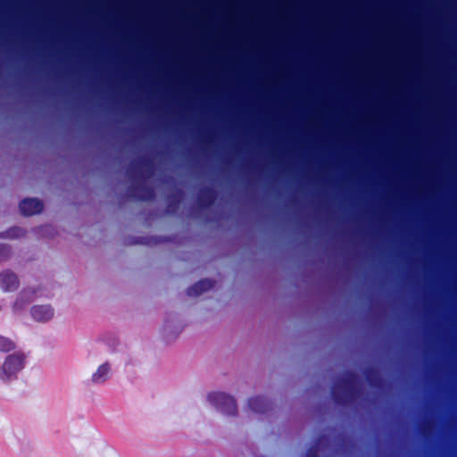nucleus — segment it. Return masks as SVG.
Listing matches in <instances>:
<instances>
[{"label": "nucleus", "mask_w": 457, "mask_h": 457, "mask_svg": "<svg viewBox=\"0 0 457 457\" xmlns=\"http://www.w3.org/2000/svg\"><path fill=\"white\" fill-rule=\"evenodd\" d=\"M20 281L15 273L7 270L0 273V288L4 292L14 291L19 287Z\"/></svg>", "instance_id": "0eeeda50"}, {"label": "nucleus", "mask_w": 457, "mask_h": 457, "mask_svg": "<svg viewBox=\"0 0 457 457\" xmlns=\"http://www.w3.org/2000/svg\"><path fill=\"white\" fill-rule=\"evenodd\" d=\"M129 196L139 201H152L155 198V192L152 187L143 182H137L128 189Z\"/></svg>", "instance_id": "20e7f679"}, {"label": "nucleus", "mask_w": 457, "mask_h": 457, "mask_svg": "<svg viewBox=\"0 0 457 457\" xmlns=\"http://www.w3.org/2000/svg\"><path fill=\"white\" fill-rule=\"evenodd\" d=\"M25 356L22 353H12L5 358V361L0 368V379L6 381L11 379L12 377H16V374L24 366Z\"/></svg>", "instance_id": "7ed1b4c3"}, {"label": "nucleus", "mask_w": 457, "mask_h": 457, "mask_svg": "<svg viewBox=\"0 0 457 457\" xmlns=\"http://www.w3.org/2000/svg\"><path fill=\"white\" fill-rule=\"evenodd\" d=\"M358 377L353 371H346L331 387V396L336 404L346 405L356 395Z\"/></svg>", "instance_id": "f257e3e1"}, {"label": "nucleus", "mask_w": 457, "mask_h": 457, "mask_svg": "<svg viewBox=\"0 0 457 457\" xmlns=\"http://www.w3.org/2000/svg\"><path fill=\"white\" fill-rule=\"evenodd\" d=\"M208 400L212 405L223 414L236 416L237 414V405L235 398L223 392H213L208 395Z\"/></svg>", "instance_id": "f03ea898"}, {"label": "nucleus", "mask_w": 457, "mask_h": 457, "mask_svg": "<svg viewBox=\"0 0 457 457\" xmlns=\"http://www.w3.org/2000/svg\"><path fill=\"white\" fill-rule=\"evenodd\" d=\"M216 191L210 187H202L197 194V203L201 208H209L216 199Z\"/></svg>", "instance_id": "6e6552de"}, {"label": "nucleus", "mask_w": 457, "mask_h": 457, "mask_svg": "<svg viewBox=\"0 0 457 457\" xmlns=\"http://www.w3.org/2000/svg\"><path fill=\"white\" fill-rule=\"evenodd\" d=\"M178 208H179V202L178 201L170 202V203L168 204L165 212L167 213H173V212H175L178 210Z\"/></svg>", "instance_id": "a211bd4d"}, {"label": "nucleus", "mask_w": 457, "mask_h": 457, "mask_svg": "<svg viewBox=\"0 0 457 457\" xmlns=\"http://www.w3.org/2000/svg\"><path fill=\"white\" fill-rule=\"evenodd\" d=\"M11 255V249L8 245L0 244V262L7 260Z\"/></svg>", "instance_id": "f3484780"}, {"label": "nucleus", "mask_w": 457, "mask_h": 457, "mask_svg": "<svg viewBox=\"0 0 457 457\" xmlns=\"http://www.w3.org/2000/svg\"><path fill=\"white\" fill-rule=\"evenodd\" d=\"M24 230L21 228L13 227L6 230L5 232L0 233V237L16 238L24 235Z\"/></svg>", "instance_id": "2eb2a0df"}, {"label": "nucleus", "mask_w": 457, "mask_h": 457, "mask_svg": "<svg viewBox=\"0 0 457 457\" xmlns=\"http://www.w3.org/2000/svg\"><path fill=\"white\" fill-rule=\"evenodd\" d=\"M15 348V344L9 338L0 335V351L10 352Z\"/></svg>", "instance_id": "dca6fc26"}, {"label": "nucleus", "mask_w": 457, "mask_h": 457, "mask_svg": "<svg viewBox=\"0 0 457 457\" xmlns=\"http://www.w3.org/2000/svg\"><path fill=\"white\" fill-rule=\"evenodd\" d=\"M110 368L108 363H104L98 367L96 371L92 375V381L99 384L103 383L107 379Z\"/></svg>", "instance_id": "4468645a"}, {"label": "nucleus", "mask_w": 457, "mask_h": 457, "mask_svg": "<svg viewBox=\"0 0 457 457\" xmlns=\"http://www.w3.org/2000/svg\"><path fill=\"white\" fill-rule=\"evenodd\" d=\"M248 406L253 412L265 413L270 410V403L266 397L256 395L249 398Z\"/></svg>", "instance_id": "9b49d317"}, {"label": "nucleus", "mask_w": 457, "mask_h": 457, "mask_svg": "<svg viewBox=\"0 0 457 457\" xmlns=\"http://www.w3.org/2000/svg\"><path fill=\"white\" fill-rule=\"evenodd\" d=\"M153 161L146 157H141L137 162H132L129 166L127 171L132 179H135L137 175H143L144 171H147L150 175L153 171Z\"/></svg>", "instance_id": "39448f33"}, {"label": "nucleus", "mask_w": 457, "mask_h": 457, "mask_svg": "<svg viewBox=\"0 0 457 457\" xmlns=\"http://www.w3.org/2000/svg\"><path fill=\"white\" fill-rule=\"evenodd\" d=\"M214 284H215V281L212 279H209V278L201 279L187 289V295L188 296H198V295H202L203 293L212 288L214 287Z\"/></svg>", "instance_id": "9d476101"}, {"label": "nucleus", "mask_w": 457, "mask_h": 457, "mask_svg": "<svg viewBox=\"0 0 457 457\" xmlns=\"http://www.w3.org/2000/svg\"><path fill=\"white\" fill-rule=\"evenodd\" d=\"M365 378L372 387H379L382 384V378L378 370L374 367L367 368L364 371Z\"/></svg>", "instance_id": "ddd939ff"}, {"label": "nucleus", "mask_w": 457, "mask_h": 457, "mask_svg": "<svg viewBox=\"0 0 457 457\" xmlns=\"http://www.w3.org/2000/svg\"><path fill=\"white\" fill-rule=\"evenodd\" d=\"M33 319L38 322H46L54 316V309L46 305H34L30 309Z\"/></svg>", "instance_id": "1a4fd4ad"}, {"label": "nucleus", "mask_w": 457, "mask_h": 457, "mask_svg": "<svg viewBox=\"0 0 457 457\" xmlns=\"http://www.w3.org/2000/svg\"><path fill=\"white\" fill-rule=\"evenodd\" d=\"M21 212L25 216L40 213L44 209L43 202L37 198H25L19 204Z\"/></svg>", "instance_id": "423d86ee"}, {"label": "nucleus", "mask_w": 457, "mask_h": 457, "mask_svg": "<svg viewBox=\"0 0 457 457\" xmlns=\"http://www.w3.org/2000/svg\"><path fill=\"white\" fill-rule=\"evenodd\" d=\"M36 294V290L24 289L20 293L19 296L14 302L12 310L14 312H19L24 309L30 302L35 299Z\"/></svg>", "instance_id": "f8f14e48"}, {"label": "nucleus", "mask_w": 457, "mask_h": 457, "mask_svg": "<svg viewBox=\"0 0 457 457\" xmlns=\"http://www.w3.org/2000/svg\"><path fill=\"white\" fill-rule=\"evenodd\" d=\"M306 457H319L317 454V446L316 445H312L308 449V451L306 453Z\"/></svg>", "instance_id": "6ab92c4d"}]
</instances>
